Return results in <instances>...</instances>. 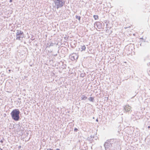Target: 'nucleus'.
I'll return each mask as SVG.
<instances>
[{
  "instance_id": "21",
  "label": "nucleus",
  "mask_w": 150,
  "mask_h": 150,
  "mask_svg": "<svg viewBox=\"0 0 150 150\" xmlns=\"http://www.w3.org/2000/svg\"><path fill=\"white\" fill-rule=\"evenodd\" d=\"M9 2H12V0H9Z\"/></svg>"
},
{
  "instance_id": "2",
  "label": "nucleus",
  "mask_w": 150,
  "mask_h": 150,
  "mask_svg": "<svg viewBox=\"0 0 150 150\" xmlns=\"http://www.w3.org/2000/svg\"><path fill=\"white\" fill-rule=\"evenodd\" d=\"M54 7L57 9L62 7L65 4V2L64 0H54Z\"/></svg>"
},
{
  "instance_id": "5",
  "label": "nucleus",
  "mask_w": 150,
  "mask_h": 150,
  "mask_svg": "<svg viewBox=\"0 0 150 150\" xmlns=\"http://www.w3.org/2000/svg\"><path fill=\"white\" fill-rule=\"evenodd\" d=\"M131 107L129 105H127L124 106V112H129L131 109Z\"/></svg>"
},
{
  "instance_id": "20",
  "label": "nucleus",
  "mask_w": 150,
  "mask_h": 150,
  "mask_svg": "<svg viewBox=\"0 0 150 150\" xmlns=\"http://www.w3.org/2000/svg\"><path fill=\"white\" fill-rule=\"evenodd\" d=\"M47 150H52V149H47Z\"/></svg>"
},
{
  "instance_id": "27",
  "label": "nucleus",
  "mask_w": 150,
  "mask_h": 150,
  "mask_svg": "<svg viewBox=\"0 0 150 150\" xmlns=\"http://www.w3.org/2000/svg\"><path fill=\"white\" fill-rule=\"evenodd\" d=\"M11 70H9V71H10Z\"/></svg>"
},
{
  "instance_id": "6",
  "label": "nucleus",
  "mask_w": 150,
  "mask_h": 150,
  "mask_svg": "<svg viewBox=\"0 0 150 150\" xmlns=\"http://www.w3.org/2000/svg\"><path fill=\"white\" fill-rule=\"evenodd\" d=\"M78 57V55L76 53H73L71 55L70 58L72 60L74 61L77 59Z\"/></svg>"
},
{
  "instance_id": "13",
  "label": "nucleus",
  "mask_w": 150,
  "mask_h": 150,
  "mask_svg": "<svg viewBox=\"0 0 150 150\" xmlns=\"http://www.w3.org/2000/svg\"><path fill=\"white\" fill-rule=\"evenodd\" d=\"M75 17L76 19H78L79 21H80L81 19V17L80 16H78L77 15H76L75 16Z\"/></svg>"
},
{
  "instance_id": "24",
  "label": "nucleus",
  "mask_w": 150,
  "mask_h": 150,
  "mask_svg": "<svg viewBox=\"0 0 150 150\" xmlns=\"http://www.w3.org/2000/svg\"><path fill=\"white\" fill-rule=\"evenodd\" d=\"M56 150H60V149H57Z\"/></svg>"
},
{
  "instance_id": "17",
  "label": "nucleus",
  "mask_w": 150,
  "mask_h": 150,
  "mask_svg": "<svg viewBox=\"0 0 150 150\" xmlns=\"http://www.w3.org/2000/svg\"><path fill=\"white\" fill-rule=\"evenodd\" d=\"M147 58L148 59H150V56H148L147 57Z\"/></svg>"
},
{
  "instance_id": "16",
  "label": "nucleus",
  "mask_w": 150,
  "mask_h": 150,
  "mask_svg": "<svg viewBox=\"0 0 150 150\" xmlns=\"http://www.w3.org/2000/svg\"><path fill=\"white\" fill-rule=\"evenodd\" d=\"M78 130V129L76 128H75L74 129V131L75 132H76Z\"/></svg>"
},
{
  "instance_id": "12",
  "label": "nucleus",
  "mask_w": 150,
  "mask_h": 150,
  "mask_svg": "<svg viewBox=\"0 0 150 150\" xmlns=\"http://www.w3.org/2000/svg\"><path fill=\"white\" fill-rule=\"evenodd\" d=\"M94 19L96 20H97L98 19V16L97 15H94L93 16Z\"/></svg>"
},
{
  "instance_id": "23",
  "label": "nucleus",
  "mask_w": 150,
  "mask_h": 150,
  "mask_svg": "<svg viewBox=\"0 0 150 150\" xmlns=\"http://www.w3.org/2000/svg\"><path fill=\"white\" fill-rule=\"evenodd\" d=\"M96 121L98 122V119H97L96 120Z\"/></svg>"
},
{
  "instance_id": "11",
  "label": "nucleus",
  "mask_w": 150,
  "mask_h": 150,
  "mask_svg": "<svg viewBox=\"0 0 150 150\" xmlns=\"http://www.w3.org/2000/svg\"><path fill=\"white\" fill-rule=\"evenodd\" d=\"M88 100L90 101L93 102L94 101V99L93 98L90 97L88 98Z\"/></svg>"
},
{
  "instance_id": "7",
  "label": "nucleus",
  "mask_w": 150,
  "mask_h": 150,
  "mask_svg": "<svg viewBox=\"0 0 150 150\" xmlns=\"http://www.w3.org/2000/svg\"><path fill=\"white\" fill-rule=\"evenodd\" d=\"M107 142L110 144L111 143V144L114 146V144L116 142V139H110L108 140L107 141Z\"/></svg>"
},
{
  "instance_id": "9",
  "label": "nucleus",
  "mask_w": 150,
  "mask_h": 150,
  "mask_svg": "<svg viewBox=\"0 0 150 150\" xmlns=\"http://www.w3.org/2000/svg\"><path fill=\"white\" fill-rule=\"evenodd\" d=\"M81 51H85V50L86 47L85 46V45H83V46H81Z\"/></svg>"
},
{
  "instance_id": "15",
  "label": "nucleus",
  "mask_w": 150,
  "mask_h": 150,
  "mask_svg": "<svg viewBox=\"0 0 150 150\" xmlns=\"http://www.w3.org/2000/svg\"><path fill=\"white\" fill-rule=\"evenodd\" d=\"M54 45V44L53 43H51L49 45V47H50V46H52Z\"/></svg>"
},
{
  "instance_id": "8",
  "label": "nucleus",
  "mask_w": 150,
  "mask_h": 150,
  "mask_svg": "<svg viewBox=\"0 0 150 150\" xmlns=\"http://www.w3.org/2000/svg\"><path fill=\"white\" fill-rule=\"evenodd\" d=\"M103 23L102 22V23H101L99 22H96L95 23V25H96L98 28L99 29H101L103 26Z\"/></svg>"
},
{
  "instance_id": "18",
  "label": "nucleus",
  "mask_w": 150,
  "mask_h": 150,
  "mask_svg": "<svg viewBox=\"0 0 150 150\" xmlns=\"http://www.w3.org/2000/svg\"><path fill=\"white\" fill-rule=\"evenodd\" d=\"M54 56H57V54H54L53 55Z\"/></svg>"
},
{
  "instance_id": "22",
  "label": "nucleus",
  "mask_w": 150,
  "mask_h": 150,
  "mask_svg": "<svg viewBox=\"0 0 150 150\" xmlns=\"http://www.w3.org/2000/svg\"><path fill=\"white\" fill-rule=\"evenodd\" d=\"M0 142H1V143H2L3 142V141L2 140H1L0 141Z\"/></svg>"
},
{
  "instance_id": "26",
  "label": "nucleus",
  "mask_w": 150,
  "mask_h": 150,
  "mask_svg": "<svg viewBox=\"0 0 150 150\" xmlns=\"http://www.w3.org/2000/svg\"><path fill=\"white\" fill-rule=\"evenodd\" d=\"M0 150H3L2 149H1V148H0Z\"/></svg>"
},
{
  "instance_id": "1",
  "label": "nucleus",
  "mask_w": 150,
  "mask_h": 150,
  "mask_svg": "<svg viewBox=\"0 0 150 150\" xmlns=\"http://www.w3.org/2000/svg\"><path fill=\"white\" fill-rule=\"evenodd\" d=\"M20 112L18 109L13 110L11 113L12 119L16 121H18L20 119Z\"/></svg>"
},
{
  "instance_id": "14",
  "label": "nucleus",
  "mask_w": 150,
  "mask_h": 150,
  "mask_svg": "<svg viewBox=\"0 0 150 150\" xmlns=\"http://www.w3.org/2000/svg\"><path fill=\"white\" fill-rule=\"evenodd\" d=\"M85 74H81V76L82 77H83L85 76Z\"/></svg>"
},
{
  "instance_id": "25",
  "label": "nucleus",
  "mask_w": 150,
  "mask_h": 150,
  "mask_svg": "<svg viewBox=\"0 0 150 150\" xmlns=\"http://www.w3.org/2000/svg\"><path fill=\"white\" fill-rule=\"evenodd\" d=\"M148 128H149H149H150V127L149 126L148 127Z\"/></svg>"
},
{
  "instance_id": "4",
  "label": "nucleus",
  "mask_w": 150,
  "mask_h": 150,
  "mask_svg": "<svg viewBox=\"0 0 150 150\" xmlns=\"http://www.w3.org/2000/svg\"><path fill=\"white\" fill-rule=\"evenodd\" d=\"M104 146L106 150H114L113 146L111 143H108L106 142L104 144Z\"/></svg>"
},
{
  "instance_id": "3",
  "label": "nucleus",
  "mask_w": 150,
  "mask_h": 150,
  "mask_svg": "<svg viewBox=\"0 0 150 150\" xmlns=\"http://www.w3.org/2000/svg\"><path fill=\"white\" fill-rule=\"evenodd\" d=\"M16 40H21L24 37V34L23 32L21 30H16Z\"/></svg>"
},
{
  "instance_id": "19",
  "label": "nucleus",
  "mask_w": 150,
  "mask_h": 150,
  "mask_svg": "<svg viewBox=\"0 0 150 150\" xmlns=\"http://www.w3.org/2000/svg\"><path fill=\"white\" fill-rule=\"evenodd\" d=\"M21 146H18V148H19V149H20V148H21Z\"/></svg>"
},
{
  "instance_id": "10",
  "label": "nucleus",
  "mask_w": 150,
  "mask_h": 150,
  "mask_svg": "<svg viewBox=\"0 0 150 150\" xmlns=\"http://www.w3.org/2000/svg\"><path fill=\"white\" fill-rule=\"evenodd\" d=\"M81 98L82 100H85L87 98V97L84 95H83L82 96Z\"/></svg>"
}]
</instances>
